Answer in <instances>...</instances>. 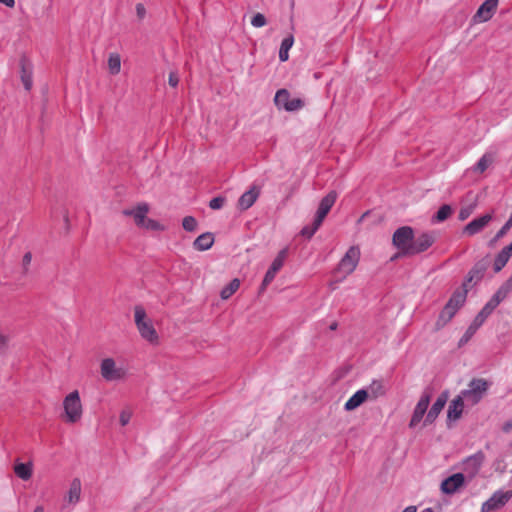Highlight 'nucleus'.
Wrapping results in <instances>:
<instances>
[{
	"mask_svg": "<svg viewBox=\"0 0 512 512\" xmlns=\"http://www.w3.org/2000/svg\"><path fill=\"white\" fill-rule=\"evenodd\" d=\"M492 383L484 378H473L467 384V388L458 394L466 406L473 407L479 404L487 395Z\"/></svg>",
	"mask_w": 512,
	"mask_h": 512,
	"instance_id": "1",
	"label": "nucleus"
},
{
	"mask_svg": "<svg viewBox=\"0 0 512 512\" xmlns=\"http://www.w3.org/2000/svg\"><path fill=\"white\" fill-rule=\"evenodd\" d=\"M466 296L467 289H463V291L457 290L452 294L438 316L436 321L437 329L444 327L454 317L459 308L465 303Z\"/></svg>",
	"mask_w": 512,
	"mask_h": 512,
	"instance_id": "2",
	"label": "nucleus"
},
{
	"mask_svg": "<svg viewBox=\"0 0 512 512\" xmlns=\"http://www.w3.org/2000/svg\"><path fill=\"white\" fill-rule=\"evenodd\" d=\"M134 319L136 327L143 339L151 344L158 342V334L152 324V321L147 318L145 309L137 305L134 308Z\"/></svg>",
	"mask_w": 512,
	"mask_h": 512,
	"instance_id": "3",
	"label": "nucleus"
},
{
	"mask_svg": "<svg viewBox=\"0 0 512 512\" xmlns=\"http://www.w3.org/2000/svg\"><path fill=\"white\" fill-rule=\"evenodd\" d=\"M413 238L414 230L410 226H402L395 230L392 236V244L399 250V255L408 256Z\"/></svg>",
	"mask_w": 512,
	"mask_h": 512,
	"instance_id": "4",
	"label": "nucleus"
},
{
	"mask_svg": "<svg viewBox=\"0 0 512 512\" xmlns=\"http://www.w3.org/2000/svg\"><path fill=\"white\" fill-rule=\"evenodd\" d=\"M63 407L70 423H76L82 416V404L77 390L69 393L63 401Z\"/></svg>",
	"mask_w": 512,
	"mask_h": 512,
	"instance_id": "5",
	"label": "nucleus"
},
{
	"mask_svg": "<svg viewBox=\"0 0 512 512\" xmlns=\"http://www.w3.org/2000/svg\"><path fill=\"white\" fill-rule=\"evenodd\" d=\"M359 259L360 249L357 246H351L340 260L335 273L342 274V278H345L355 270Z\"/></svg>",
	"mask_w": 512,
	"mask_h": 512,
	"instance_id": "6",
	"label": "nucleus"
},
{
	"mask_svg": "<svg viewBox=\"0 0 512 512\" xmlns=\"http://www.w3.org/2000/svg\"><path fill=\"white\" fill-rule=\"evenodd\" d=\"M274 104L278 109H284L287 112H294L302 109L305 105L301 98H290V92L285 89H279L274 97Z\"/></svg>",
	"mask_w": 512,
	"mask_h": 512,
	"instance_id": "7",
	"label": "nucleus"
},
{
	"mask_svg": "<svg viewBox=\"0 0 512 512\" xmlns=\"http://www.w3.org/2000/svg\"><path fill=\"white\" fill-rule=\"evenodd\" d=\"M489 266H490V259L488 256L477 261L472 266V268L469 270V272L466 276V279L463 283V289L468 290L469 288H471L474 285H476L477 283H479L483 279Z\"/></svg>",
	"mask_w": 512,
	"mask_h": 512,
	"instance_id": "8",
	"label": "nucleus"
},
{
	"mask_svg": "<svg viewBox=\"0 0 512 512\" xmlns=\"http://www.w3.org/2000/svg\"><path fill=\"white\" fill-rule=\"evenodd\" d=\"M288 255V248H283L279 251L273 262L271 263L269 269L265 273L263 281L260 286V291H264L266 287L274 280L277 272L283 267L285 259Z\"/></svg>",
	"mask_w": 512,
	"mask_h": 512,
	"instance_id": "9",
	"label": "nucleus"
},
{
	"mask_svg": "<svg viewBox=\"0 0 512 512\" xmlns=\"http://www.w3.org/2000/svg\"><path fill=\"white\" fill-rule=\"evenodd\" d=\"M435 241L436 237L433 232H423L417 237L414 236L410 251L408 250V256H414L427 251Z\"/></svg>",
	"mask_w": 512,
	"mask_h": 512,
	"instance_id": "10",
	"label": "nucleus"
},
{
	"mask_svg": "<svg viewBox=\"0 0 512 512\" xmlns=\"http://www.w3.org/2000/svg\"><path fill=\"white\" fill-rule=\"evenodd\" d=\"M512 491L498 490L482 504V512H492L501 509L511 499Z\"/></svg>",
	"mask_w": 512,
	"mask_h": 512,
	"instance_id": "11",
	"label": "nucleus"
},
{
	"mask_svg": "<svg viewBox=\"0 0 512 512\" xmlns=\"http://www.w3.org/2000/svg\"><path fill=\"white\" fill-rule=\"evenodd\" d=\"M484 460L485 454L482 451H477L463 460V471L472 479L479 472Z\"/></svg>",
	"mask_w": 512,
	"mask_h": 512,
	"instance_id": "12",
	"label": "nucleus"
},
{
	"mask_svg": "<svg viewBox=\"0 0 512 512\" xmlns=\"http://www.w3.org/2000/svg\"><path fill=\"white\" fill-rule=\"evenodd\" d=\"M124 370L116 366L112 358H105L101 362V375L106 381L120 380L124 377Z\"/></svg>",
	"mask_w": 512,
	"mask_h": 512,
	"instance_id": "13",
	"label": "nucleus"
},
{
	"mask_svg": "<svg viewBox=\"0 0 512 512\" xmlns=\"http://www.w3.org/2000/svg\"><path fill=\"white\" fill-rule=\"evenodd\" d=\"M498 1L499 0H485L474 14L472 18L473 22L483 23L489 21L497 9Z\"/></svg>",
	"mask_w": 512,
	"mask_h": 512,
	"instance_id": "14",
	"label": "nucleus"
},
{
	"mask_svg": "<svg viewBox=\"0 0 512 512\" xmlns=\"http://www.w3.org/2000/svg\"><path fill=\"white\" fill-rule=\"evenodd\" d=\"M466 402L457 395L449 404L447 410V426L450 428L452 423L457 422L463 415Z\"/></svg>",
	"mask_w": 512,
	"mask_h": 512,
	"instance_id": "15",
	"label": "nucleus"
},
{
	"mask_svg": "<svg viewBox=\"0 0 512 512\" xmlns=\"http://www.w3.org/2000/svg\"><path fill=\"white\" fill-rule=\"evenodd\" d=\"M337 192L332 190L325 197H323L320 201L319 207L317 209L315 219L317 220V224H322L325 217L335 204L337 199Z\"/></svg>",
	"mask_w": 512,
	"mask_h": 512,
	"instance_id": "16",
	"label": "nucleus"
},
{
	"mask_svg": "<svg viewBox=\"0 0 512 512\" xmlns=\"http://www.w3.org/2000/svg\"><path fill=\"white\" fill-rule=\"evenodd\" d=\"M465 476L463 473H455L441 483L440 489L444 494L452 495L464 485Z\"/></svg>",
	"mask_w": 512,
	"mask_h": 512,
	"instance_id": "17",
	"label": "nucleus"
},
{
	"mask_svg": "<svg viewBox=\"0 0 512 512\" xmlns=\"http://www.w3.org/2000/svg\"><path fill=\"white\" fill-rule=\"evenodd\" d=\"M493 219L492 214H484L481 217L473 219L463 228V234L467 236H474L480 233Z\"/></svg>",
	"mask_w": 512,
	"mask_h": 512,
	"instance_id": "18",
	"label": "nucleus"
},
{
	"mask_svg": "<svg viewBox=\"0 0 512 512\" xmlns=\"http://www.w3.org/2000/svg\"><path fill=\"white\" fill-rule=\"evenodd\" d=\"M449 397L448 390L443 391L436 399V401L433 403L432 407L428 411L426 418L424 420V425L432 424L435 419L438 417L442 409L447 403Z\"/></svg>",
	"mask_w": 512,
	"mask_h": 512,
	"instance_id": "19",
	"label": "nucleus"
},
{
	"mask_svg": "<svg viewBox=\"0 0 512 512\" xmlns=\"http://www.w3.org/2000/svg\"><path fill=\"white\" fill-rule=\"evenodd\" d=\"M429 403H430V395L427 393H424L420 397L418 403L416 404V406L414 408V411H413V414H412V417H411V420L409 423L410 428H414L420 423V421L422 420L423 416L425 415V413L427 411Z\"/></svg>",
	"mask_w": 512,
	"mask_h": 512,
	"instance_id": "20",
	"label": "nucleus"
},
{
	"mask_svg": "<svg viewBox=\"0 0 512 512\" xmlns=\"http://www.w3.org/2000/svg\"><path fill=\"white\" fill-rule=\"evenodd\" d=\"M20 65V78L25 90L30 91L33 85L32 71L33 67L29 60L23 56L19 62Z\"/></svg>",
	"mask_w": 512,
	"mask_h": 512,
	"instance_id": "21",
	"label": "nucleus"
},
{
	"mask_svg": "<svg viewBox=\"0 0 512 512\" xmlns=\"http://www.w3.org/2000/svg\"><path fill=\"white\" fill-rule=\"evenodd\" d=\"M149 211V206L147 203H140L133 209H126L123 211V214L126 216H132L134 218V221L138 227H141L144 225L146 221V215Z\"/></svg>",
	"mask_w": 512,
	"mask_h": 512,
	"instance_id": "22",
	"label": "nucleus"
},
{
	"mask_svg": "<svg viewBox=\"0 0 512 512\" xmlns=\"http://www.w3.org/2000/svg\"><path fill=\"white\" fill-rule=\"evenodd\" d=\"M149 211V206L147 203H140L133 209H126L123 211V214L126 216H132L134 218V221L138 227H141L144 225L146 221V215Z\"/></svg>",
	"mask_w": 512,
	"mask_h": 512,
	"instance_id": "23",
	"label": "nucleus"
},
{
	"mask_svg": "<svg viewBox=\"0 0 512 512\" xmlns=\"http://www.w3.org/2000/svg\"><path fill=\"white\" fill-rule=\"evenodd\" d=\"M260 188L252 186L248 191L244 192L238 199V208L242 211L249 209L258 199Z\"/></svg>",
	"mask_w": 512,
	"mask_h": 512,
	"instance_id": "24",
	"label": "nucleus"
},
{
	"mask_svg": "<svg viewBox=\"0 0 512 512\" xmlns=\"http://www.w3.org/2000/svg\"><path fill=\"white\" fill-rule=\"evenodd\" d=\"M369 398L368 391L360 389L356 391L345 403L344 409L346 411H352L362 405Z\"/></svg>",
	"mask_w": 512,
	"mask_h": 512,
	"instance_id": "25",
	"label": "nucleus"
},
{
	"mask_svg": "<svg viewBox=\"0 0 512 512\" xmlns=\"http://www.w3.org/2000/svg\"><path fill=\"white\" fill-rule=\"evenodd\" d=\"M366 390L368 391V399L370 400H376L379 397L384 396L387 391L384 380L382 379L372 380V382L370 383Z\"/></svg>",
	"mask_w": 512,
	"mask_h": 512,
	"instance_id": "26",
	"label": "nucleus"
},
{
	"mask_svg": "<svg viewBox=\"0 0 512 512\" xmlns=\"http://www.w3.org/2000/svg\"><path fill=\"white\" fill-rule=\"evenodd\" d=\"M81 495V481L79 478H74L70 484L65 501L69 504H76L80 500Z\"/></svg>",
	"mask_w": 512,
	"mask_h": 512,
	"instance_id": "27",
	"label": "nucleus"
},
{
	"mask_svg": "<svg viewBox=\"0 0 512 512\" xmlns=\"http://www.w3.org/2000/svg\"><path fill=\"white\" fill-rule=\"evenodd\" d=\"M214 243L213 234L210 232L199 235L193 242L194 249L198 251H206L212 247Z\"/></svg>",
	"mask_w": 512,
	"mask_h": 512,
	"instance_id": "28",
	"label": "nucleus"
},
{
	"mask_svg": "<svg viewBox=\"0 0 512 512\" xmlns=\"http://www.w3.org/2000/svg\"><path fill=\"white\" fill-rule=\"evenodd\" d=\"M15 474L22 480L27 481L32 477L33 467L31 463H17L14 466Z\"/></svg>",
	"mask_w": 512,
	"mask_h": 512,
	"instance_id": "29",
	"label": "nucleus"
},
{
	"mask_svg": "<svg viewBox=\"0 0 512 512\" xmlns=\"http://www.w3.org/2000/svg\"><path fill=\"white\" fill-rule=\"evenodd\" d=\"M293 44H294L293 35H289L282 40L280 49H279V59L281 62H285L289 59L288 52L291 49V47L293 46Z\"/></svg>",
	"mask_w": 512,
	"mask_h": 512,
	"instance_id": "30",
	"label": "nucleus"
},
{
	"mask_svg": "<svg viewBox=\"0 0 512 512\" xmlns=\"http://www.w3.org/2000/svg\"><path fill=\"white\" fill-rule=\"evenodd\" d=\"M452 212V207L448 204H444L438 209L436 214L433 216L432 221L435 223L443 222L451 216Z\"/></svg>",
	"mask_w": 512,
	"mask_h": 512,
	"instance_id": "31",
	"label": "nucleus"
},
{
	"mask_svg": "<svg viewBox=\"0 0 512 512\" xmlns=\"http://www.w3.org/2000/svg\"><path fill=\"white\" fill-rule=\"evenodd\" d=\"M240 287L239 279L235 278L230 281L228 285H226L220 292V296L222 299L226 300L230 298Z\"/></svg>",
	"mask_w": 512,
	"mask_h": 512,
	"instance_id": "32",
	"label": "nucleus"
},
{
	"mask_svg": "<svg viewBox=\"0 0 512 512\" xmlns=\"http://www.w3.org/2000/svg\"><path fill=\"white\" fill-rule=\"evenodd\" d=\"M493 160V155L486 153L478 160L473 167V170L475 172L483 173L493 163Z\"/></svg>",
	"mask_w": 512,
	"mask_h": 512,
	"instance_id": "33",
	"label": "nucleus"
},
{
	"mask_svg": "<svg viewBox=\"0 0 512 512\" xmlns=\"http://www.w3.org/2000/svg\"><path fill=\"white\" fill-rule=\"evenodd\" d=\"M108 67L112 75H116L121 69V58L118 53H111L108 58Z\"/></svg>",
	"mask_w": 512,
	"mask_h": 512,
	"instance_id": "34",
	"label": "nucleus"
},
{
	"mask_svg": "<svg viewBox=\"0 0 512 512\" xmlns=\"http://www.w3.org/2000/svg\"><path fill=\"white\" fill-rule=\"evenodd\" d=\"M512 228V212L509 219L506 223L501 227V229L496 233V235L490 240L489 245H494L498 240L503 238L507 232Z\"/></svg>",
	"mask_w": 512,
	"mask_h": 512,
	"instance_id": "35",
	"label": "nucleus"
},
{
	"mask_svg": "<svg viewBox=\"0 0 512 512\" xmlns=\"http://www.w3.org/2000/svg\"><path fill=\"white\" fill-rule=\"evenodd\" d=\"M510 257L504 254L502 251H500L494 260L493 268L496 273L500 272L507 262L509 261Z\"/></svg>",
	"mask_w": 512,
	"mask_h": 512,
	"instance_id": "36",
	"label": "nucleus"
},
{
	"mask_svg": "<svg viewBox=\"0 0 512 512\" xmlns=\"http://www.w3.org/2000/svg\"><path fill=\"white\" fill-rule=\"evenodd\" d=\"M322 224H317V220L314 218L312 225L305 226L301 229V235L310 239Z\"/></svg>",
	"mask_w": 512,
	"mask_h": 512,
	"instance_id": "37",
	"label": "nucleus"
},
{
	"mask_svg": "<svg viewBox=\"0 0 512 512\" xmlns=\"http://www.w3.org/2000/svg\"><path fill=\"white\" fill-rule=\"evenodd\" d=\"M142 228H145L147 230L151 231H163L165 230V226L162 225L160 222L154 219L146 218V221Z\"/></svg>",
	"mask_w": 512,
	"mask_h": 512,
	"instance_id": "38",
	"label": "nucleus"
},
{
	"mask_svg": "<svg viewBox=\"0 0 512 512\" xmlns=\"http://www.w3.org/2000/svg\"><path fill=\"white\" fill-rule=\"evenodd\" d=\"M183 229L188 232H193L197 228V220L193 216H186L182 221Z\"/></svg>",
	"mask_w": 512,
	"mask_h": 512,
	"instance_id": "39",
	"label": "nucleus"
},
{
	"mask_svg": "<svg viewBox=\"0 0 512 512\" xmlns=\"http://www.w3.org/2000/svg\"><path fill=\"white\" fill-rule=\"evenodd\" d=\"M503 300L498 297L495 293L494 295L490 298V300L483 306V308H485L487 311H489L490 313H492L495 308L502 302Z\"/></svg>",
	"mask_w": 512,
	"mask_h": 512,
	"instance_id": "40",
	"label": "nucleus"
},
{
	"mask_svg": "<svg viewBox=\"0 0 512 512\" xmlns=\"http://www.w3.org/2000/svg\"><path fill=\"white\" fill-rule=\"evenodd\" d=\"M225 203H226V198L224 196H217V197L212 198L209 201V207L212 210H219V209L223 208Z\"/></svg>",
	"mask_w": 512,
	"mask_h": 512,
	"instance_id": "41",
	"label": "nucleus"
},
{
	"mask_svg": "<svg viewBox=\"0 0 512 512\" xmlns=\"http://www.w3.org/2000/svg\"><path fill=\"white\" fill-rule=\"evenodd\" d=\"M267 23L266 17L262 13H256L251 19V25L260 28Z\"/></svg>",
	"mask_w": 512,
	"mask_h": 512,
	"instance_id": "42",
	"label": "nucleus"
},
{
	"mask_svg": "<svg viewBox=\"0 0 512 512\" xmlns=\"http://www.w3.org/2000/svg\"><path fill=\"white\" fill-rule=\"evenodd\" d=\"M477 329H475L473 326H469L467 328V330L465 331V333L463 334V336L460 338L459 340V346H463L464 344H466L472 337L473 335L476 333Z\"/></svg>",
	"mask_w": 512,
	"mask_h": 512,
	"instance_id": "43",
	"label": "nucleus"
},
{
	"mask_svg": "<svg viewBox=\"0 0 512 512\" xmlns=\"http://www.w3.org/2000/svg\"><path fill=\"white\" fill-rule=\"evenodd\" d=\"M473 210H474V206L473 205L462 207L460 209V211H459L458 219L460 221L466 220L473 213Z\"/></svg>",
	"mask_w": 512,
	"mask_h": 512,
	"instance_id": "44",
	"label": "nucleus"
},
{
	"mask_svg": "<svg viewBox=\"0 0 512 512\" xmlns=\"http://www.w3.org/2000/svg\"><path fill=\"white\" fill-rule=\"evenodd\" d=\"M132 417V412L129 409H124L120 413V423L122 426H125L129 423Z\"/></svg>",
	"mask_w": 512,
	"mask_h": 512,
	"instance_id": "45",
	"label": "nucleus"
},
{
	"mask_svg": "<svg viewBox=\"0 0 512 512\" xmlns=\"http://www.w3.org/2000/svg\"><path fill=\"white\" fill-rule=\"evenodd\" d=\"M168 83L171 87H177L179 83V76L177 72L172 71L169 73Z\"/></svg>",
	"mask_w": 512,
	"mask_h": 512,
	"instance_id": "46",
	"label": "nucleus"
},
{
	"mask_svg": "<svg viewBox=\"0 0 512 512\" xmlns=\"http://www.w3.org/2000/svg\"><path fill=\"white\" fill-rule=\"evenodd\" d=\"M9 337L0 333V352L4 353L8 347Z\"/></svg>",
	"mask_w": 512,
	"mask_h": 512,
	"instance_id": "47",
	"label": "nucleus"
},
{
	"mask_svg": "<svg viewBox=\"0 0 512 512\" xmlns=\"http://www.w3.org/2000/svg\"><path fill=\"white\" fill-rule=\"evenodd\" d=\"M484 322L485 319L482 318V315L477 314L470 325L478 330L483 325Z\"/></svg>",
	"mask_w": 512,
	"mask_h": 512,
	"instance_id": "48",
	"label": "nucleus"
},
{
	"mask_svg": "<svg viewBox=\"0 0 512 512\" xmlns=\"http://www.w3.org/2000/svg\"><path fill=\"white\" fill-rule=\"evenodd\" d=\"M136 14L140 19H143L146 15L145 6L142 3L136 5Z\"/></svg>",
	"mask_w": 512,
	"mask_h": 512,
	"instance_id": "49",
	"label": "nucleus"
},
{
	"mask_svg": "<svg viewBox=\"0 0 512 512\" xmlns=\"http://www.w3.org/2000/svg\"><path fill=\"white\" fill-rule=\"evenodd\" d=\"M31 260H32L31 253L30 252L25 253L24 256H23V259H22L24 269H26L27 266L30 265Z\"/></svg>",
	"mask_w": 512,
	"mask_h": 512,
	"instance_id": "50",
	"label": "nucleus"
},
{
	"mask_svg": "<svg viewBox=\"0 0 512 512\" xmlns=\"http://www.w3.org/2000/svg\"><path fill=\"white\" fill-rule=\"evenodd\" d=\"M501 251L511 258V256H512V242L509 245L505 246Z\"/></svg>",
	"mask_w": 512,
	"mask_h": 512,
	"instance_id": "51",
	"label": "nucleus"
},
{
	"mask_svg": "<svg viewBox=\"0 0 512 512\" xmlns=\"http://www.w3.org/2000/svg\"><path fill=\"white\" fill-rule=\"evenodd\" d=\"M0 3L8 8H13L15 6V0H0Z\"/></svg>",
	"mask_w": 512,
	"mask_h": 512,
	"instance_id": "52",
	"label": "nucleus"
},
{
	"mask_svg": "<svg viewBox=\"0 0 512 512\" xmlns=\"http://www.w3.org/2000/svg\"><path fill=\"white\" fill-rule=\"evenodd\" d=\"M491 314H492V313H490L489 311H487L485 308H482V309L479 311V313H478V315H482V318H483V319H485V320H486V319H487Z\"/></svg>",
	"mask_w": 512,
	"mask_h": 512,
	"instance_id": "53",
	"label": "nucleus"
},
{
	"mask_svg": "<svg viewBox=\"0 0 512 512\" xmlns=\"http://www.w3.org/2000/svg\"><path fill=\"white\" fill-rule=\"evenodd\" d=\"M502 429H503V431H504V432H506V433L510 432V431H511V429H512V421L510 420V421H507L506 423H504V425H503V428H502Z\"/></svg>",
	"mask_w": 512,
	"mask_h": 512,
	"instance_id": "54",
	"label": "nucleus"
},
{
	"mask_svg": "<svg viewBox=\"0 0 512 512\" xmlns=\"http://www.w3.org/2000/svg\"><path fill=\"white\" fill-rule=\"evenodd\" d=\"M402 512H416L415 506H408Z\"/></svg>",
	"mask_w": 512,
	"mask_h": 512,
	"instance_id": "55",
	"label": "nucleus"
},
{
	"mask_svg": "<svg viewBox=\"0 0 512 512\" xmlns=\"http://www.w3.org/2000/svg\"><path fill=\"white\" fill-rule=\"evenodd\" d=\"M329 329H330V330H336V329H337V323H336V322H333V323L329 326Z\"/></svg>",
	"mask_w": 512,
	"mask_h": 512,
	"instance_id": "56",
	"label": "nucleus"
},
{
	"mask_svg": "<svg viewBox=\"0 0 512 512\" xmlns=\"http://www.w3.org/2000/svg\"><path fill=\"white\" fill-rule=\"evenodd\" d=\"M34 512H44V509L42 506H37L34 510Z\"/></svg>",
	"mask_w": 512,
	"mask_h": 512,
	"instance_id": "57",
	"label": "nucleus"
},
{
	"mask_svg": "<svg viewBox=\"0 0 512 512\" xmlns=\"http://www.w3.org/2000/svg\"><path fill=\"white\" fill-rule=\"evenodd\" d=\"M422 512H434L432 508H426Z\"/></svg>",
	"mask_w": 512,
	"mask_h": 512,
	"instance_id": "58",
	"label": "nucleus"
},
{
	"mask_svg": "<svg viewBox=\"0 0 512 512\" xmlns=\"http://www.w3.org/2000/svg\"><path fill=\"white\" fill-rule=\"evenodd\" d=\"M510 446L512 447V442L510 443Z\"/></svg>",
	"mask_w": 512,
	"mask_h": 512,
	"instance_id": "59",
	"label": "nucleus"
}]
</instances>
